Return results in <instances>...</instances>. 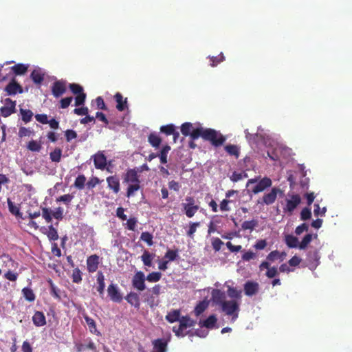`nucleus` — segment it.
I'll return each instance as SVG.
<instances>
[{"mask_svg": "<svg viewBox=\"0 0 352 352\" xmlns=\"http://www.w3.org/2000/svg\"><path fill=\"white\" fill-rule=\"evenodd\" d=\"M181 132L184 136H189L192 140L201 138L204 140L209 141L214 146H221L226 141V138L215 129L202 126L194 127L190 122L183 123L181 126Z\"/></svg>", "mask_w": 352, "mask_h": 352, "instance_id": "nucleus-1", "label": "nucleus"}, {"mask_svg": "<svg viewBox=\"0 0 352 352\" xmlns=\"http://www.w3.org/2000/svg\"><path fill=\"white\" fill-rule=\"evenodd\" d=\"M254 184L255 185L252 188V192L254 195H257L260 192H264L267 188L270 187L272 184V182L271 179L267 177V176L261 180H258V177H255L249 179L247 182L246 186L248 187Z\"/></svg>", "mask_w": 352, "mask_h": 352, "instance_id": "nucleus-2", "label": "nucleus"}, {"mask_svg": "<svg viewBox=\"0 0 352 352\" xmlns=\"http://www.w3.org/2000/svg\"><path fill=\"white\" fill-rule=\"evenodd\" d=\"M179 325L178 327H173V331L178 338H179V336L184 338V336L186 335V332L184 331L188 327H194L196 324V320L190 318L188 316H182L179 320Z\"/></svg>", "mask_w": 352, "mask_h": 352, "instance_id": "nucleus-3", "label": "nucleus"}, {"mask_svg": "<svg viewBox=\"0 0 352 352\" xmlns=\"http://www.w3.org/2000/svg\"><path fill=\"white\" fill-rule=\"evenodd\" d=\"M221 309L226 315L232 316V319L235 320L239 316L240 303L235 300H226L223 302Z\"/></svg>", "mask_w": 352, "mask_h": 352, "instance_id": "nucleus-4", "label": "nucleus"}, {"mask_svg": "<svg viewBox=\"0 0 352 352\" xmlns=\"http://www.w3.org/2000/svg\"><path fill=\"white\" fill-rule=\"evenodd\" d=\"M69 87L70 90L72 91V93L76 95V96L74 98V105L76 107L84 105V103L86 100V94L83 91L82 86L77 83H70Z\"/></svg>", "mask_w": 352, "mask_h": 352, "instance_id": "nucleus-5", "label": "nucleus"}, {"mask_svg": "<svg viewBox=\"0 0 352 352\" xmlns=\"http://www.w3.org/2000/svg\"><path fill=\"white\" fill-rule=\"evenodd\" d=\"M182 207L184 214L189 218L192 217L199 210L195 198L189 196L185 198V202L182 203Z\"/></svg>", "mask_w": 352, "mask_h": 352, "instance_id": "nucleus-6", "label": "nucleus"}, {"mask_svg": "<svg viewBox=\"0 0 352 352\" xmlns=\"http://www.w3.org/2000/svg\"><path fill=\"white\" fill-rule=\"evenodd\" d=\"M3 102V107H0V114L1 116L8 117L16 113V100L6 98Z\"/></svg>", "mask_w": 352, "mask_h": 352, "instance_id": "nucleus-7", "label": "nucleus"}, {"mask_svg": "<svg viewBox=\"0 0 352 352\" xmlns=\"http://www.w3.org/2000/svg\"><path fill=\"white\" fill-rule=\"evenodd\" d=\"M4 91L8 96H14L17 94H22L23 89L22 86L17 82L15 78H12L5 87Z\"/></svg>", "mask_w": 352, "mask_h": 352, "instance_id": "nucleus-8", "label": "nucleus"}, {"mask_svg": "<svg viewBox=\"0 0 352 352\" xmlns=\"http://www.w3.org/2000/svg\"><path fill=\"white\" fill-rule=\"evenodd\" d=\"M301 202V199L298 195H293L291 199L286 200L285 207L283 208V212L292 214L298 205Z\"/></svg>", "mask_w": 352, "mask_h": 352, "instance_id": "nucleus-9", "label": "nucleus"}, {"mask_svg": "<svg viewBox=\"0 0 352 352\" xmlns=\"http://www.w3.org/2000/svg\"><path fill=\"white\" fill-rule=\"evenodd\" d=\"M145 280L144 273L142 271L137 272L132 278V286L139 291L145 289Z\"/></svg>", "mask_w": 352, "mask_h": 352, "instance_id": "nucleus-10", "label": "nucleus"}, {"mask_svg": "<svg viewBox=\"0 0 352 352\" xmlns=\"http://www.w3.org/2000/svg\"><path fill=\"white\" fill-rule=\"evenodd\" d=\"M67 91L66 82L56 80L52 85V93L55 98H59Z\"/></svg>", "mask_w": 352, "mask_h": 352, "instance_id": "nucleus-11", "label": "nucleus"}, {"mask_svg": "<svg viewBox=\"0 0 352 352\" xmlns=\"http://www.w3.org/2000/svg\"><path fill=\"white\" fill-rule=\"evenodd\" d=\"M282 190L280 188L277 187H273L270 192L268 193H266L263 195L262 198V203H264L267 205H270L273 204L278 194H282Z\"/></svg>", "mask_w": 352, "mask_h": 352, "instance_id": "nucleus-12", "label": "nucleus"}, {"mask_svg": "<svg viewBox=\"0 0 352 352\" xmlns=\"http://www.w3.org/2000/svg\"><path fill=\"white\" fill-rule=\"evenodd\" d=\"M123 182L128 184L141 183L138 171L133 168L126 170V172L123 177Z\"/></svg>", "mask_w": 352, "mask_h": 352, "instance_id": "nucleus-13", "label": "nucleus"}, {"mask_svg": "<svg viewBox=\"0 0 352 352\" xmlns=\"http://www.w3.org/2000/svg\"><path fill=\"white\" fill-rule=\"evenodd\" d=\"M107 293L113 302H120L123 299L122 295L115 284H111L108 286Z\"/></svg>", "mask_w": 352, "mask_h": 352, "instance_id": "nucleus-14", "label": "nucleus"}, {"mask_svg": "<svg viewBox=\"0 0 352 352\" xmlns=\"http://www.w3.org/2000/svg\"><path fill=\"white\" fill-rule=\"evenodd\" d=\"M100 263V257L94 254L87 258V270L89 272L93 273L97 271Z\"/></svg>", "mask_w": 352, "mask_h": 352, "instance_id": "nucleus-15", "label": "nucleus"}, {"mask_svg": "<svg viewBox=\"0 0 352 352\" xmlns=\"http://www.w3.org/2000/svg\"><path fill=\"white\" fill-rule=\"evenodd\" d=\"M258 268L260 271L267 270L265 274L267 278H274L278 274L277 267H270V264L267 261L261 262V264L259 265Z\"/></svg>", "mask_w": 352, "mask_h": 352, "instance_id": "nucleus-16", "label": "nucleus"}, {"mask_svg": "<svg viewBox=\"0 0 352 352\" xmlns=\"http://www.w3.org/2000/svg\"><path fill=\"white\" fill-rule=\"evenodd\" d=\"M243 289L246 296H253L258 292L259 285L254 281H248L244 284Z\"/></svg>", "mask_w": 352, "mask_h": 352, "instance_id": "nucleus-17", "label": "nucleus"}, {"mask_svg": "<svg viewBox=\"0 0 352 352\" xmlns=\"http://www.w3.org/2000/svg\"><path fill=\"white\" fill-rule=\"evenodd\" d=\"M108 188L111 189L114 194H118L120 190V180L116 176H108L107 178Z\"/></svg>", "mask_w": 352, "mask_h": 352, "instance_id": "nucleus-18", "label": "nucleus"}, {"mask_svg": "<svg viewBox=\"0 0 352 352\" xmlns=\"http://www.w3.org/2000/svg\"><path fill=\"white\" fill-rule=\"evenodd\" d=\"M30 78L34 83L40 85L45 79V72L41 68L34 69L30 73Z\"/></svg>", "mask_w": 352, "mask_h": 352, "instance_id": "nucleus-19", "label": "nucleus"}, {"mask_svg": "<svg viewBox=\"0 0 352 352\" xmlns=\"http://www.w3.org/2000/svg\"><path fill=\"white\" fill-rule=\"evenodd\" d=\"M94 166L97 169H103L107 165V157L101 152L94 155Z\"/></svg>", "mask_w": 352, "mask_h": 352, "instance_id": "nucleus-20", "label": "nucleus"}, {"mask_svg": "<svg viewBox=\"0 0 352 352\" xmlns=\"http://www.w3.org/2000/svg\"><path fill=\"white\" fill-rule=\"evenodd\" d=\"M114 99L116 102V108L119 111H123L127 108V98H124L123 96L118 92L114 95Z\"/></svg>", "mask_w": 352, "mask_h": 352, "instance_id": "nucleus-21", "label": "nucleus"}, {"mask_svg": "<svg viewBox=\"0 0 352 352\" xmlns=\"http://www.w3.org/2000/svg\"><path fill=\"white\" fill-rule=\"evenodd\" d=\"M125 299L127 302L130 305L134 306L136 309H140V300L138 293H134V292H130Z\"/></svg>", "mask_w": 352, "mask_h": 352, "instance_id": "nucleus-22", "label": "nucleus"}, {"mask_svg": "<svg viewBox=\"0 0 352 352\" xmlns=\"http://www.w3.org/2000/svg\"><path fill=\"white\" fill-rule=\"evenodd\" d=\"M33 324L36 327H43L46 324L45 314L42 311H36L32 316Z\"/></svg>", "mask_w": 352, "mask_h": 352, "instance_id": "nucleus-23", "label": "nucleus"}, {"mask_svg": "<svg viewBox=\"0 0 352 352\" xmlns=\"http://www.w3.org/2000/svg\"><path fill=\"white\" fill-rule=\"evenodd\" d=\"M212 298L215 303L222 306L225 302V293L221 289H214L212 292Z\"/></svg>", "mask_w": 352, "mask_h": 352, "instance_id": "nucleus-24", "label": "nucleus"}, {"mask_svg": "<svg viewBox=\"0 0 352 352\" xmlns=\"http://www.w3.org/2000/svg\"><path fill=\"white\" fill-rule=\"evenodd\" d=\"M217 318L215 315H210L206 320H199V325L200 327H204L207 329H213L216 324Z\"/></svg>", "mask_w": 352, "mask_h": 352, "instance_id": "nucleus-25", "label": "nucleus"}, {"mask_svg": "<svg viewBox=\"0 0 352 352\" xmlns=\"http://www.w3.org/2000/svg\"><path fill=\"white\" fill-rule=\"evenodd\" d=\"M153 348L155 352H166L168 342L163 339H157L153 342Z\"/></svg>", "mask_w": 352, "mask_h": 352, "instance_id": "nucleus-26", "label": "nucleus"}, {"mask_svg": "<svg viewBox=\"0 0 352 352\" xmlns=\"http://www.w3.org/2000/svg\"><path fill=\"white\" fill-rule=\"evenodd\" d=\"M82 316L85 322H87V325L89 331L91 333L100 334V332L97 330L96 321L93 318L89 317L86 313H83Z\"/></svg>", "mask_w": 352, "mask_h": 352, "instance_id": "nucleus-27", "label": "nucleus"}, {"mask_svg": "<svg viewBox=\"0 0 352 352\" xmlns=\"http://www.w3.org/2000/svg\"><path fill=\"white\" fill-rule=\"evenodd\" d=\"M11 69L15 76H22L28 70V65L22 63H18L12 67Z\"/></svg>", "mask_w": 352, "mask_h": 352, "instance_id": "nucleus-28", "label": "nucleus"}, {"mask_svg": "<svg viewBox=\"0 0 352 352\" xmlns=\"http://www.w3.org/2000/svg\"><path fill=\"white\" fill-rule=\"evenodd\" d=\"M170 147L168 144H166L162 146L160 152L157 154L160 157V163L162 164H167L168 162V154L170 152Z\"/></svg>", "mask_w": 352, "mask_h": 352, "instance_id": "nucleus-29", "label": "nucleus"}, {"mask_svg": "<svg viewBox=\"0 0 352 352\" xmlns=\"http://www.w3.org/2000/svg\"><path fill=\"white\" fill-rule=\"evenodd\" d=\"M45 232H43L44 234L47 236L49 240L50 241H57L58 239V233L57 230L52 226H50L48 229L44 228Z\"/></svg>", "mask_w": 352, "mask_h": 352, "instance_id": "nucleus-30", "label": "nucleus"}, {"mask_svg": "<svg viewBox=\"0 0 352 352\" xmlns=\"http://www.w3.org/2000/svg\"><path fill=\"white\" fill-rule=\"evenodd\" d=\"M148 142L153 148H159L162 138L155 132H151L148 136Z\"/></svg>", "mask_w": 352, "mask_h": 352, "instance_id": "nucleus-31", "label": "nucleus"}, {"mask_svg": "<svg viewBox=\"0 0 352 352\" xmlns=\"http://www.w3.org/2000/svg\"><path fill=\"white\" fill-rule=\"evenodd\" d=\"M155 256V254H151L148 251H144L141 256L142 261L144 266L146 267H152L153 266V259Z\"/></svg>", "mask_w": 352, "mask_h": 352, "instance_id": "nucleus-32", "label": "nucleus"}, {"mask_svg": "<svg viewBox=\"0 0 352 352\" xmlns=\"http://www.w3.org/2000/svg\"><path fill=\"white\" fill-rule=\"evenodd\" d=\"M320 258L318 252L314 251L313 252H309V254H308V261H309V265L313 267H316L319 265Z\"/></svg>", "mask_w": 352, "mask_h": 352, "instance_id": "nucleus-33", "label": "nucleus"}, {"mask_svg": "<svg viewBox=\"0 0 352 352\" xmlns=\"http://www.w3.org/2000/svg\"><path fill=\"white\" fill-rule=\"evenodd\" d=\"M181 316V311L179 309L172 310L168 313L166 316V319L169 322H174L176 321H179Z\"/></svg>", "mask_w": 352, "mask_h": 352, "instance_id": "nucleus-34", "label": "nucleus"}, {"mask_svg": "<svg viewBox=\"0 0 352 352\" xmlns=\"http://www.w3.org/2000/svg\"><path fill=\"white\" fill-rule=\"evenodd\" d=\"M97 283L98 284V286L97 287V290L100 295H102L105 287V284L104 276L101 271H99L97 274Z\"/></svg>", "mask_w": 352, "mask_h": 352, "instance_id": "nucleus-35", "label": "nucleus"}, {"mask_svg": "<svg viewBox=\"0 0 352 352\" xmlns=\"http://www.w3.org/2000/svg\"><path fill=\"white\" fill-rule=\"evenodd\" d=\"M140 188H141L140 183H134V184H128V188H126V196L128 198L133 197L135 195V192H137V190H140Z\"/></svg>", "mask_w": 352, "mask_h": 352, "instance_id": "nucleus-36", "label": "nucleus"}, {"mask_svg": "<svg viewBox=\"0 0 352 352\" xmlns=\"http://www.w3.org/2000/svg\"><path fill=\"white\" fill-rule=\"evenodd\" d=\"M227 294L231 298L240 300L241 298V291L231 286L228 287Z\"/></svg>", "mask_w": 352, "mask_h": 352, "instance_id": "nucleus-37", "label": "nucleus"}, {"mask_svg": "<svg viewBox=\"0 0 352 352\" xmlns=\"http://www.w3.org/2000/svg\"><path fill=\"white\" fill-rule=\"evenodd\" d=\"M285 255V254L283 252L280 253V252H278L277 250L272 251L270 254H267V261H268L270 263V262H273L277 259H280V261H282L283 259V257Z\"/></svg>", "mask_w": 352, "mask_h": 352, "instance_id": "nucleus-38", "label": "nucleus"}, {"mask_svg": "<svg viewBox=\"0 0 352 352\" xmlns=\"http://www.w3.org/2000/svg\"><path fill=\"white\" fill-rule=\"evenodd\" d=\"M7 202L10 213L16 215V217H21L22 214L20 212L19 208L17 206V205L14 204L10 198H8Z\"/></svg>", "mask_w": 352, "mask_h": 352, "instance_id": "nucleus-39", "label": "nucleus"}, {"mask_svg": "<svg viewBox=\"0 0 352 352\" xmlns=\"http://www.w3.org/2000/svg\"><path fill=\"white\" fill-rule=\"evenodd\" d=\"M62 156V151L59 147H56L53 151L50 153V158L55 163H59Z\"/></svg>", "mask_w": 352, "mask_h": 352, "instance_id": "nucleus-40", "label": "nucleus"}, {"mask_svg": "<svg viewBox=\"0 0 352 352\" xmlns=\"http://www.w3.org/2000/svg\"><path fill=\"white\" fill-rule=\"evenodd\" d=\"M224 149L230 155H234L236 158L240 155V151L239 150L238 146L235 144H227L225 146Z\"/></svg>", "mask_w": 352, "mask_h": 352, "instance_id": "nucleus-41", "label": "nucleus"}, {"mask_svg": "<svg viewBox=\"0 0 352 352\" xmlns=\"http://www.w3.org/2000/svg\"><path fill=\"white\" fill-rule=\"evenodd\" d=\"M285 241L289 248H298L300 243L298 239L293 235H287Z\"/></svg>", "mask_w": 352, "mask_h": 352, "instance_id": "nucleus-42", "label": "nucleus"}, {"mask_svg": "<svg viewBox=\"0 0 352 352\" xmlns=\"http://www.w3.org/2000/svg\"><path fill=\"white\" fill-rule=\"evenodd\" d=\"M28 149L32 152H39L42 149V144L41 142L30 140L28 144Z\"/></svg>", "mask_w": 352, "mask_h": 352, "instance_id": "nucleus-43", "label": "nucleus"}, {"mask_svg": "<svg viewBox=\"0 0 352 352\" xmlns=\"http://www.w3.org/2000/svg\"><path fill=\"white\" fill-rule=\"evenodd\" d=\"M20 113L21 115V120L25 123L31 122L32 118L33 116V113L31 110L20 109Z\"/></svg>", "mask_w": 352, "mask_h": 352, "instance_id": "nucleus-44", "label": "nucleus"}, {"mask_svg": "<svg viewBox=\"0 0 352 352\" xmlns=\"http://www.w3.org/2000/svg\"><path fill=\"white\" fill-rule=\"evenodd\" d=\"M208 306V303L204 300L199 302L195 308V310H194L195 314L197 316H199V315H201L203 312H204L206 311Z\"/></svg>", "mask_w": 352, "mask_h": 352, "instance_id": "nucleus-45", "label": "nucleus"}, {"mask_svg": "<svg viewBox=\"0 0 352 352\" xmlns=\"http://www.w3.org/2000/svg\"><path fill=\"white\" fill-rule=\"evenodd\" d=\"M86 183V176L83 174L78 175L76 178L74 185L78 189L84 188Z\"/></svg>", "mask_w": 352, "mask_h": 352, "instance_id": "nucleus-46", "label": "nucleus"}, {"mask_svg": "<svg viewBox=\"0 0 352 352\" xmlns=\"http://www.w3.org/2000/svg\"><path fill=\"white\" fill-rule=\"evenodd\" d=\"M82 272L77 267L72 270V280L74 283H80L82 282Z\"/></svg>", "mask_w": 352, "mask_h": 352, "instance_id": "nucleus-47", "label": "nucleus"}, {"mask_svg": "<svg viewBox=\"0 0 352 352\" xmlns=\"http://www.w3.org/2000/svg\"><path fill=\"white\" fill-rule=\"evenodd\" d=\"M22 294L24 298L29 302H32L35 300V295L32 289L30 287H25L22 289Z\"/></svg>", "mask_w": 352, "mask_h": 352, "instance_id": "nucleus-48", "label": "nucleus"}, {"mask_svg": "<svg viewBox=\"0 0 352 352\" xmlns=\"http://www.w3.org/2000/svg\"><path fill=\"white\" fill-rule=\"evenodd\" d=\"M162 277L161 272H153L151 273H149L146 277V280L149 283H156L160 280V279Z\"/></svg>", "mask_w": 352, "mask_h": 352, "instance_id": "nucleus-49", "label": "nucleus"}, {"mask_svg": "<svg viewBox=\"0 0 352 352\" xmlns=\"http://www.w3.org/2000/svg\"><path fill=\"white\" fill-rule=\"evenodd\" d=\"M141 240L146 243L148 245H153V236L149 232H142L141 234Z\"/></svg>", "mask_w": 352, "mask_h": 352, "instance_id": "nucleus-50", "label": "nucleus"}, {"mask_svg": "<svg viewBox=\"0 0 352 352\" xmlns=\"http://www.w3.org/2000/svg\"><path fill=\"white\" fill-rule=\"evenodd\" d=\"M248 174L244 172L238 173L234 171L230 176V179L233 182H238L243 178H247Z\"/></svg>", "mask_w": 352, "mask_h": 352, "instance_id": "nucleus-51", "label": "nucleus"}, {"mask_svg": "<svg viewBox=\"0 0 352 352\" xmlns=\"http://www.w3.org/2000/svg\"><path fill=\"white\" fill-rule=\"evenodd\" d=\"M312 240V235L310 233H308L306 234V236H304L301 242L299 243L298 248L300 250H305L309 243Z\"/></svg>", "mask_w": 352, "mask_h": 352, "instance_id": "nucleus-52", "label": "nucleus"}, {"mask_svg": "<svg viewBox=\"0 0 352 352\" xmlns=\"http://www.w3.org/2000/svg\"><path fill=\"white\" fill-rule=\"evenodd\" d=\"M210 65L212 67H215L220 63L224 61L225 56L223 53H221L218 56H212L210 57Z\"/></svg>", "mask_w": 352, "mask_h": 352, "instance_id": "nucleus-53", "label": "nucleus"}, {"mask_svg": "<svg viewBox=\"0 0 352 352\" xmlns=\"http://www.w3.org/2000/svg\"><path fill=\"white\" fill-rule=\"evenodd\" d=\"M175 126L173 124H169L167 125L161 126L160 128V132L163 133L167 136L171 135L172 133H173V130L175 129Z\"/></svg>", "mask_w": 352, "mask_h": 352, "instance_id": "nucleus-54", "label": "nucleus"}, {"mask_svg": "<svg viewBox=\"0 0 352 352\" xmlns=\"http://www.w3.org/2000/svg\"><path fill=\"white\" fill-rule=\"evenodd\" d=\"M257 222L256 220H249L248 221H244L241 224V228L243 230H253L256 226Z\"/></svg>", "mask_w": 352, "mask_h": 352, "instance_id": "nucleus-55", "label": "nucleus"}, {"mask_svg": "<svg viewBox=\"0 0 352 352\" xmlns=\"http://www.w3.org/2000/svg\"><path fill=\"white\" fill-rule=\"evenodd\" d=\"M223 242L219 238H212V247L215 252H219L221 250V248Z\"/></svg>", "mask_w": 352, "mask_h": 352, "instance_id": "nucleus-56", "label": "nucleus"}, {"mask_svg": "<svg viewBox=\"0 0 352 352\" xmlns=\"http://www.w3.org/2000/svg\"><path fill=\"white\" fill-rule=\"evenodd\" d=\"M72 102V96L65 97L60 100V109H66L69 107L70 104Z\"/></svg>", "mask_w": 352, "mask_h": 352, "instance_id": "nucleus-57", "label": "nucleus"}, {"mask_svg": "<svg viewBox=\"0 0 352 352\" xmlns=\"http://www.w3.org/2000/svg\"><path fill=\"white\" fill-rule=\"evenodd\" d=\"M311 213L309 208H305L300 212V220L307 221L311 218Z\"/></svg>", "mask_w": 352, "mask_h": 352, "instance_id": "nucleus-58", "label": "nucleus"}, {"mask_svg": "<svg viewBox=\"0 0 352 352\" xmlns=\"http://www.w3.org/2000/svg\"><path fill=\"white\" fill-rule=\"evenodd\" d=\"M50 294L52 296L58 300H60V296L59 295V289L57 287L54 285L52 280L50 281Z\"/></svg>", "mask_w": 352, "mask_h": 352, "instance_id": "nucleus-59", "label": "nucleus"}, {"mask_svg": "<svg viewBox=\"0 0 352 352\" xmlns=\"http://www.w3.org/2000/svg\"><path fill=\"white\" fill-rule=\"evenodd\" d=\"M200 223L199 222L196 223H192L189 226V229L187 231V234L189 237L192 238L194 236V234L197 231V228L199 226Z\"/></svg>", "mask_w": 352, "mask_h": 352, "instance_id": "nucleus-60", "label": "nucleus"}, {"mask_svg": "<svg viewBox=\"0 0 352 352\" xmlns=\"http://www.w3.org/2000/svg\"><path fill=\"white\" fill-rule=\"evenodd\" d=\"M42 215L47 223L51 222L52 219V212L50 209L46 208H43Z\"/></svg>", "mask_w": 352, "mask_h": 352, "instance_id": "nucleus-61", "label": "nucleus"}, {"mask_svg": "<svg viewBox=\"0 0 352 352\" xmlns=\"http://www.w3.org/2000/svg\"><path fill=\"white\" fill-rule=\"evenodd\" d=\"M178 256L177 250H168L164 255V258H167L168 261H174Z\"/></svg>", "mask_w": 352, "mask_h": 352, "instance_id": "nucleus-62", "label": "nucleus"}, {"mask_svg": "<svg viewBox=\"0 0 352 352\" xmlns=\"http://www.w3.org/2000/svg\"><path fill=\"white\" fill-rule=\"evenodd\" d=\"M65 136L67 142H71L72 140L76 138L77 133L74 130L67 129L65 132Z\"/></svg>", "mask_w": 352, "mask_h": 352, "instance_id": "nucleus-63", "label": "nucleus"}, {"mask_svg": "<svg viewBox=\"0 0 352 352\" xmlns=\"http://www.w3.org/2000/svg\"><path fill=\"white\" fill-rule=\"evenodd\" d=\"M100 181L99 178L96 177V176H94L92 178H91L87 182V187L88 188H93L96 185L100 184Z\"/></svg>", "mask_w": 352, "mask_h": 352, "instance_id": "nucleus-64", "label": "nucleus"}]
</instances>
